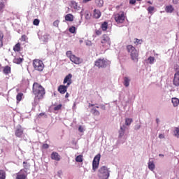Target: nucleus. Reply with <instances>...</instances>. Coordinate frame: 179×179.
Returning a JSON list of instances; mask_svg holds the SVG:
<instances>
[{
  "instance_id": "1",
  "label": "nucleus",
  "mask_w": 179,
  "mask_h": 179,
  "mask_svg": "<svg viewBox=\"0 0 179 179\" xmlns=\"http://www.w3.org/2000/svg\"><path fill=\"white\" fill-rule=\"evenodd\" d=\"M32 92L35 99H38V100H42V99H44V96H45V89L38 83H34Z\"/></svg>"
},
{
  "instance_id": "2",
  "label": "nucleus",
  "mask_w": 179,
  "mask_h": 179,
  "mask_svg": "<svg viewBox=\"0 0 179 179\" xmlns=\"http://www.w3.org/2000/svg\"><path fill=\"white\" fill-rule=\"evenodd\" d=\"M127 50L130 54V57L134 62H138L139 59V52L132 45H128L127 46Z\"/></svg>"
},
{
  "instance_id": "3",
  "label": "nucleus",
  "mask_w": 179,
  "mask_h": 179,
  "mask_svg": "<svg viewBox=\"0 0 179 179\" xmlns=\"http://www.w3.org/2000/svg\"><path fill=\"white\" fill-rule=\"evenodd\" d=\"M101 45L103 50H108L111 47V39L107 34H103L101 38Z\"/></svg>"
},
{
  "instance_id": "4",
  "label": "nucleus",
  "mask_w": 179,
  "mask_h": 179,
  "mask_svg": "<svg viewBox=\"0 0 179 179\" xmlns=\"http://www.w3.org/2000/svg\"><path fill=\"white\" fill-rule=\"evenodd\" d=\"M98 177L101 179H108L110 177V171L107 166H103L101 167L98 171Z\"/></svg>"
},
{
  "instance_id": "5",
  "label": "nucleus",
  "mask_w": 179,
  "mask_h": 179,
  "mask_svg": "<svg viewBox=\"0 0 179 179\" xmlns=\"http://www.w3.org/2000/svg\"><path fill=\"white\" fill-rule=\"evenodd\" d=\"M66 55V57H68V58H69L70 61H71V62H73L76 65H80V64H82V59L80 57H78L75 55L72 54V51H67Z\"/></svg>"
},
{
  "instance_id": "6",
  "label": "nucleus",
  "mask_w": 179,
  "mask_h": 179,
  "mask_svg": "<svg viewBox=\"0 0 179 179\" xmlns=\"http://www.w3.org/2000/svg\"><path fill=\"white\" fill-rule=\"evenodd\" d=\"M127 17L125 16V13L124 11H120L116 14L114 15V20L117 24H121L125 22V18Z\"/></svg>"
},
{
  "instance_id": "7",
  "label": "nucleus",
  "mask_w": 179,
  "mask_h": 179,
  "mask_svg": "<svg viewBox=\"0 0 179 179\" xmlns=\"http://www.w3.org/2000/svg\"><path fill=\"white\" fill-rule=\"evenodd\" d=\"M33 66L35 71L43 72L44 69V63L40 59H34L33 61Z\"/></svg>"
},
{
  "instance_id": "8",
  "label": "nucleus",
  "mask_w": 179,
  "mask_h": 179,
  "mask_svg": "<svg viewBox=\"0 0 179 179\" xmlns=\"http://www.w3.org/2000/svg\"><path fill=\"white\" fill-rule=\"evenodd\" d=\"M108 65V61L106 59H98L95 62V66L98 68H106Z\"/></svg>"
},
{
  "instance_id": "9",
  "label": "nucleus",
  "mask_w": 179,
  "mask_h": 179,
  "mask_svg": "<svg viewBox=\"0 0 179 179\" xmlns=\"http://www.w3.org/2000/svg\"><path fill=\"white\" fill-rule=\"evenodd\" d=\"M100 157L101 155L100 154L96 155L92 162V170L96 171L99 169V164L100 163Z\"/></svg>"
},
{
  "instance_id": "10",
  "label": "nucleus",
  "mask_w": 179,
  "mask_h": 179,
  "mask_svg": "<svg viewBox=\"0 0 179 179\" xmlns=\"http://www.w3.org/2000/svg\"><path fill=\"white\" fill-rule=\"evenodd\" d=\"M27 178V171L24 169H21L16 173V179H26Z\"/></svg>"
},
{
  "instance_id": "11",
  "label": "nucleus",
  "mask_w": 179,
  "mask_h": 179,
  "mask_svg": "<svg viewBox=\"0 0 179 179\" xmlns=\"http://www.w3.org/2000/svg\"><path fill=\"white\" fill-rule=\"evenodd\" d=\"M177 69H178V71L174 74L173 85L174 86L178 87L179 86V68Z\"/></svg>"
},
{
  "instance_id": "12",
  "label": "nucleus",
  "mask_w": 179,
  "mask_h": 179,
  "mask_svg": "<svg viewBox=\"0 0 179 179\" xmlns=\"http://www.w3.org/2000/svg\"><path fill=\"white\" fill-rule=\"evenodd\" d=\"M15 135L17 138H22L23 136V128L22 126H18L15 131Z\"/></svg>"
},
{
  "instance_id": "13",
  "label": "nucleus",
  "mask_w": 179,
  "mask_h": 179,
  "mask_svg": "<svg viewBox=\"0 0 179 179\" xmlns=\"http://www.w3.org/2000/svg\"><path fill=\"white\" fill-rule=\"evenodd\" d=\"M63 83L65 85V83H67L66 85L67 86H71V85H72V74L69 73V75H67L64 80Z\"/></svg>"
},
{
  "instance_id": "14",
  "label": "nucleus",
  "mask_w": 179,
  "mask_h": 179,
  "mask_svg": "<svg viewBox=\"0 0 179 179\" xmlns=\"http://www.w3.org/2000/svg\"><path fill=\"white\" fill-rule=\"evenodd\" d=\"M68 87H69V86L68 85H59L57 90L60 93V94H65V93H66V91L68 90Z\"/></svg>"
},
{
  "instance_id": "15",
  "label": "nucleus",
  "mask_w": 179,
  "mask_h": 179,
  "mask_svg": "<svg viewBox=\"0 0 179 179\" xmlns=\"http://www.w3.org/2000/svg\"><path fill=\"white\" fill-rule=\"evenodd\" d=\"M50 159H52V160H55V162H59V160H61V155L57 152H53L50 155Z\"/></svg>"
},
{
  "instance_id": "16",
  "label": "nucleus",
  "mask_w": 179,
  "mask_h": 179,
  "mask_svg": "<svg viewBox=\"0 0 179 179\" xmlns=\"http://www.w3.org/2000/svg\"><path fill=\"white\" fill-rule=\"evenodd\" d=\"M93 16L94 19H100L101 17V12L99 9H94Z\"/></svg>"
},
{
  "instance_id": "17",
  "label": "nucleus",
  "mask_w": 179,
  "mask_h": 179,
  "mask_svg": "<svg viewBox=\"0 0 179 179\" xmlns=\"http://www.w3.org/2000/svg\"><path fill=\"white\" fill-rule=\"evenodd\" d=\"M23 61H24V59L23 57H15L14 58L13 62L14 64H17V65H20V64H22Z\"/></svg>"
},
{
  "instance_id": "18",
  "label": "nucleus",
  "mask_w": 179,
  "mask_h": 179,
  "mask_svg": "<svg viewBox=\"0 0 179 179\" xmlns=\"http://www.w3.org/2000/svg\"><path fill=\"white\" fill-rule=\"evenodd\" d=\"M12 71V69L9 66H6L3 68V73L4 75H9Z\"/></svg>"
},
{
  "instance_id": "19",
  "label": "nucleus",
  "mask_w": 179,
  "mask_h": 179,
  "mask_svg": "<svg viewBox=\"0 0 179 179\" xmlns=\"http://www.w3.org/2000/svg\"><path fill=\"white\" fill-rule=\"evenodd\" d=\"M165 10L167 13H173V12H174V8L171 5L166 6Z\"/></svg>"
},
{
  "instance_id": "20",
  "label": "nucleus",
  "mask_w": 179,
  "mask_h": 179,
  "mask_svg": "<svg viewBox=\"0 0 179 179\" xmlns=\"http://www.w3.org/2000/svg\"><path fill=\"white\" fill-rule=\"evenodd\" d=\"M71 8L76 9V10H79V6H78V3L75 1H71L70 4Z\"/></svg>"
},
{
  "instance_id": "21",
  "label": "nucleus",
  "mask_w": 179,
  "mask_h": 179,
  "mask_svg": "<svg viewBox=\"0 0 179 179\" xmlns=\"http://www.w3.org/2000/svg\"><path fill=\"white\" fill-rule=\"evenodd\" d=\"M101 29L103 31H107V29H108V22H104L101 25Z\"/></svg>"
},
{
  "instance_id": "22",
  "label": "nucleus",
  "mask_w": 179,
  "mask_h": 179,
  "mask_svg": "<svg viewBox=\"0 0 179 179\" xmlns=\"http://www.w3.org/2000/svg\"><path fill=\"white\" fill-rule=\"evenodd\" d=\"M65 20L66 22H73V15H72V14H67L65 16Z\"/></svg>"
},
{
  "instance_id": "23",
  "label": "nucleus",
  "mask_w": 179,
  "mask_h": 179,
  "mask_svg": "<svg viewBox=\"0 0 179 179\" xmlns=\"http://www.w3.org/2000/svg\"><path fill=\"white\" fill-rule=\"evenodd\" d=\"M125 126L120 127V130L119 131V138H122L125 134Z\"/></svg>"
},
{
  "instance_id": "24",
  "label": "nucleus",
  "mask_w": 179,
  "mask_h": 179,
  "mask_svg": "<svg viewBox=\"0 0 179 179\" xmlns=\"http://www.w3.org/2000/svg\"><path fill=\"white\" fill-rule=\"evenodd\" d=\"M20 43H17V44H15L13 47V51L15 52H19L20 51Z\"/></svg>"
},
{
  "instance_id": "25",
  "label": "nucleus",
  "mask_w": 179,
  "mask_h": 179,
  "mask_svg": "<svg viewBox=\"0 0 179 179\" xmlns=\"http://www.w3.org/2000/svg\"><path fill=\"white\" fill-rule=\"evenodd\" d=\"M148 166L149 170H151V171H153V170H155V162L150 161L148 164Z\"/></svg>"
},
{
  "instance_id": "26",
  "label": "nucleus",
  "mask_w": 179,
  "mask_h": 179,
  "mask_svg": "<svg viewBox=\"0 0 179 179\" xmlns=\"http://www.w3.org/2000/svg\"><path fill=\"white\" fill-rule=\"evenodd\" d=\"M2 47H3V32L0 31V48H2Z\"/></svg>"
},
{
  "instance_id": "27",
  "label": "nucleus",
  "mask_w": 179,
  "mask_h": 179,
  "mask_svg": "<svg viewBox=\"0 0 179 179\" xmlns=\"http://www.w3.org/2000/svg\"><path fill=\"white\" fill-rule=\"evenodd\" d=\"M172 103L173 107H177L179 104V99L178 98H172Z\"/></svg>"
},
{
  "instance_id": "28",
  "label": "nucleus",
  "mask_w": 179,
  "mask_h": 179,
  "mask_svg": "<svg viewBox=\"0 0 179 179\" xmlns=\"http://www.w3.org/2000/svg\"><path fill=\"white\" fill-rule=\"evenodd\" d=\"M129 82H131V80H129L128 77H124V85L125 86V87H128V86H129Z\"/></svg>"
},
{
  "instance_id": "29",
  "label": "nucleus",
  "mask_w": 179,
  "mask_h": 179,
  "mask_svg": "<svg viewBox=\"0 0 179 179\" xmlns=\"http://www.w3.org/2000/svg\"><path fill=\"white\" fill-rule=\"evenodd\" d=\"M22 97H23V93H18L16 96L17 103H20V101H22Z\"/></svg>"
},
{
  "instance_id": "30",
  "label": "nucleus",
  "mask_w": 179,
  "mask_h": 179,
  "mask_svg": "<svg viewBox=\"0 0 179 179\" xmlns=\"http://www.w3.org/2000/svg\"><path fill=\"white\" fill-rule=\"evenodd\" d=\"M96 3L98 8H101L104 5V1L103 0H96Z\"/></svg>"
},
{
  "instance_id": "31",
  "label": "nucleus",
  "mask_w": 179,
  "mask_h": 179,
  "mask_svg": "<svg viewBox=\"0 0 179 179\" xmlns=\"http://www.w3.org/2000/svg\"><path fill=\"white\" fill-rule=\"evenodd\" d=\"M76 162H77V163H82V162H83V155L77 156L76 158Z\"/></svg>"
},
{
  "instance_id": "32",
  "label": "nucleus",
  "mask_w": 179,
  "mask_h": 179,
  "mask_svg": "<svg viewBox=\"0 0 179 179\" xmlns=\"http://www.w3.org/2000/svg\"><path fill=\"white\" fill-rule=\"evenodd\" d=\"M6 178V173H5V171L0 170V179H5Z\"/></svg>"
},
{
  "instance_id": "33",
  "label": "nucleus",
  "mask_w": 179,
  "mask_h": 179,
  "mask_svg": "<svg viewBox=\"0 0 179 179\" xmlns=\"http://www.w3.org/2000/svg\"><path fill=\"white\" fill-rule=\"evenodd\" d=\"M134 120L132 118H126L125 119V125L129 126L131 124H132V122Z\"/></svg>"
},
{
  "instance_id": "34",
  "label": "nucleus",
  "mask_w": 179,
  "mask_h": 179,
  "mask_svg": "<svg viewBox=\"0 0 179 179\" xmlns=\"http://www.w3.org/2000/svg\"><path fill=\"white\" fill-rule=\"evenodd\" d=\"M23 167H24V169H25V170H29V169H30V164H29L26 162H23Z\"/></svg>"
},
{
  "instance_id": "35",
  "label": "nucleus",
  "mask_w": 179,
  "mask_h": 179,
  "mask_svg": "<svg viewBox=\"0 0 179 179\" xmlns=\"http://www.w3.org/2000/svg\"><path fill=\"white\" fill-rule=\"evenodd\" d=\"M135 41H134V44H136V45H139V44H142V39H138V38H135L134 39Z\"/></svg>"
},
{
  "instance_id": "36",
  "label": "nucleus",
  "mask_w": 179,
  "mask_h": 179,
  "mask_svg": "<svg viewBox=\"0 0 179 179\" xmlns=\"http://www.w3.org/2000/svg\"><path fill=\"white\" fill-rule=\"evenodd\" d=\"M174 135L176 138H179V128L176 127L175 129Z\"/></svg>"
},
{
  "instance_id": "37",
  "label": "nucleus",
  "mask_w": 179,
  "mask_h": 179,
  "mask_svg": "<svg viewBox=\"0 0 179 179\" xmlns=\"http://www.w3.org/2000/svg\"><path fill=\"white\" fill-rule=\"evenodd\" d=\"M61 108H62V104H59L54 108V110L58 111V110H61Z\"/></svg>"
},
{
  "instance_id": "38",
  "label": "nucleus",
  "mask_w": 179,
  "mask_h": 179,
  "mask_svg": "<svg viewBox=\"0 0 179 179\" xmlns=\"http://www.w3.org/2000/svg\"><path fill=\"white\" fill-rule=\"evenodd\" d=\"M33 24L34 26H38V24H40V20L38 19L34 20Z\"/></svg>"
},
{
  "instance_id": "39",
  "label": "nucleus",
  "mask_w": 179,
  "mask_h": 179,
  "mask_svg": "<svg viewBox=\"0 0 179 179\" xmlns=\"http://www.w3.org/2000/svg\"><path fill=\"white\" fill-rule=\"evenodd\" d=\"M153 10H155V7L153 6H149L148 8V13H153Z\"/></svg>"
},
{
  "instance_id": "40",
  "label": "nucleus",
  "mask_w": 179,
  "mask_h": 179,
  "mask_svg": "<svg viewBox=\"0 0 179 179\" xmlns=\"http://www.w3.org/2000/svg\"><path fill=\"white\" fill-rule=\"evenodd\" d=\"M69 31H70V33H75V31H76V28L75 27H71L69 29Z\"/></svg>"
},
{
  "instance_id": "41",
  "label": "nucleus",
  "mask_w": 179,
  "mask_h": 179,
  "mask_svg": "<svg viewBox=\"0 0 179 179\" xmlns=\"http://www.w3.org/2000/svg\"><path fill=\"white\" fill-rule=\"evenodd\" d=\"M148 61H149V63L152 64L155 62V58L150 56V57H148Z\"/></svg>"
},
{
  "instance_id": "42",
  "label": "nucleus",
  "mask_w": 179,
  "mask_h": 179,
  "mask_svg": "<svg viewBox=\"0 0 179 179\" xmlns=\"http://www.w3.org/2000/svg\"><path fill=\"white\" fill-rule=\"evenodd\" d=\"M85 19H87V20H89V19H90V14L89 13V12H85Z\"/></svg>"
},
{
  "instance_id": "43",
  "label": "nucleus",
  "mask_w": 179,
  "mask_h": 179,
  "mask_svg": "<svg viewBox=\"0 0 179 179\" xmlns=\"http://www.w3.org/2000/svg\"><path fill=\"white\" fill-rule=\"evenodd\" d=\"M21 41H27V36L22 35L20 38Z\"/></svg>"
},
{
  "instance_id": "44",
  "label": "nucleus",
  "mask_w": 179,
  "mask_h": 179,
  "mask_svg": "<svg viewBox=\"0 0 179 179\" xmlns=\"http://www.w3.org/2000/svg\"><path fill=\"white\" fill-rule=\"evenodd\" d=\"M101 33H102L101 29L95 30V34H96V36H101Z\"/></svg>"
},
{
  "instance_id": "45",
  "label": "nucleus",
  "mask_w": 179,
  "mask_h": 179,
  "mask_svg": "<svg viewBox=\"0 0 179 179\" xmlns=\"http://www.w3.org/2000/svg\"><path fill=\"white\" fill-rule=\"evenodd\" d=\"M92 111H94V114L95 115H100V112H99V110H97L96 109H92Z\"/></svg>"
},
{
  "instance_id": "46",
  "label": "nucleus",
  "mask_w": 179,
  "mask_h": 179,
  "mask_svg": "<svg viewBox=\"0 0 179 179\" xmlns=\"http://www.w3.org/2000/svg\"><path fill=\"white\" fill-rule=\"evenodd\" d=\"M3 8H5V4L2 2L0 3V12L2 11V9H3Z\"/></svg>"
},
{
  "instance_id": "47",
  "label": "nucleus",
  "mask_w": 179,
  "mask_h": 179,
  "mask_svg": "<svg viewBox=\"0 0 179 179\" xmlns=\"http://www.w3.org/2000/svg\"><path fill=\"white\" fill-rule=\"evenodd\" d=\"M48 148H50V145L48 144L45 143V144H43L42 145L43 149H48Z\"/></svg>"
},
{
  "instance_id": "48",
  "label": "nucleus",
  "mask_w": 179,
  "mask_h": 179,
  "mask_svg": "<svg viewBox=\"0 0 179 179\" xmlns=\"http://www.w3.org/2000/svg\"><path fill=\"white\" fill-rule=\"evenodd\" d=\"M58 24H59V21L56 20L53 22V26H55V27H58Z\"/></svg>"
},
{
  "instance_id": "49",
  "label": "nucleus",
  "mask_w": 179,
  "mask_h": 179,
  "mask_svg": "<svg viewBox=\"0 0 179 179\" xmlns=\"http://www.w3.org/2000/svg\"><path fill=\"white\" fill-rule=\"evenodd\" d=\"M129 3L135 5V3H136V0H129Z\"/></svg>"
},
{
  "instance_id": "50",
  "label": "nucleus",
  "mask_w": 179,
  "mask_h": 179,
  "mask_svg": "<svg viewBox=\"0 0 179 179\" xmlns=\"http://www.w3.org/2000/svg\"><path fill=\"white\" fill-rule=\"evenodd\" d=\"M44 115H45V113H41L38 115V117L39 118H41V117H44Z\"/></svg>"
},
{
  "instance_id": "51",
  "label": "nucleus",
  "mask_w": 179,
  "mask_h": 179,
  "mask_svg": "<svg viewBox=\"0 0 179 179\" xmlns=\"http://www.w3.org/2000/svg\"><path fill=\"white\" fill-rule=\"evenodd\" d=\"M78 131L80 132H83V127H82V126H80L79 128H78Z\"/></svg>"
},
{
  "instance_id": "52",
  "label": "nucleus",
  "mask_w": 179,
  "mask_h": 179,
  "mask_svg": "<svg viewBox=\"0 0 179 179\" xmlns=\"http://www.w3.org/2000/svg\"><path fill=\"white\" fill-rule=\"evenodd\" d=\"M159 139H164V135H163V134H159Z\"/></svg>"
},
{
  "instance_id": "53",
  "label": "nucleus",
  "mask_w": 179,
  "mask_h": 179,
  "mask_svg": "<svg viewBox=\"0 0 179 179\" xmlns=\"http://www.w3.org/2000/svg\"><path fill=\"white\" fill-rule=\"evenodd\" d=\"M92 0H83V3H87V2H90Z\"/></svg>"
},
{
  "instance_id": "54",
  "label": "nucleus",
  "mask_w": 179,
  "mask_h": 179,
  "mask_svg": "<svg viewBox=\"0 0 179 179\" xmlns=\"http://www.w3.org/2000/svg\"><path fill=\"white\" fill-rule=\"evenodd\" d=\"M68 97H69V94L67 92L65 95V98L68 99Z\"/></svg>"
},
{
  "instance_id": "55",
  "label": "nucleus",
  "mask_w": 179,
  "mask_h": 179,
  "mask_svg": "<svg viewBox=\"0 0 179 179\" xmlns=\"http://www.w3.org/2000/svg\"><path fill=\"white\" fill-rule=\"evenodd\" d=\"M159 157H164V155H162V154H159Z\"/></svg>"
},
{
  "instance_id": "56",
  "label": "nucleus",
  "mask_w": 179,
  "mask_h": 179,
  "mask_svg": "<svg viewBox=\"0 0 179 179\" xmlns=\"http://www.w3.org/2000/svg\"><path fill=\"white\" fill-rule=\"evenodd\" d=\"M148 3H149L150 5H152V2L151 1H147Z\"/></svg>"
},
{
  "instance_id": "57",
  "label": "nucleus",
  "mask_w": 179,
  "mask_h": 179,
  "mask_svg": "<svg viewBox=\"0 0 179 179\" xmlns=\"http://www.w3.org/2000/svg\"><path fill=\"white\" fill-rule=\"evenodd\" d=\"M94 104H91V107H94Z\"/></svg>"
},
{
  "instance_id": "58",
  "label": "nucleus",
  "mask_w": 179,
  "mask_h": 179,
  "mask_svg": "<svg viewBox=\"0 0 179 179\" xmlns=\"http://www.w3.org/2000/svg\"><path fill=\"white\" fill-rule=\"evenodd\" d=\"M173 3H176V0H173Z\"/></svg>"
},
{
  "instance_id": "59",
  "label": "nucleus",
  "mask_w": 179,
  "mask_h": 179,
  "mask_svg": "<svg viewBox=\"0 0 179 179\" xmlns=\"http://www.w3.org/2000/svg\"><path fill=\"white\" fill-rule=\"evenodd\" d=\"M157 122H159V120H157Z\"/></svg>"
},
{
  "instance_id": "60",
  "label": "nucleus",
  "mask_w": 179,
  "mask_h": 179,
  "mask_svg": "<svg viewBox=\"0 0 179 179\" xmlns=\"http://www.w3.org/2000/svg\"><path fill=\"white\" fill-rule=\"evenodd\" d=\"M136 1H142V0H136Z\"/></svg>"
},
{
  "instance_id": "61",
  "label": "nucleus",
  "mask_w": 179,
  "mask_h": 179,
  "mask_svg": "<svg viewBox=\"0 0 179 179\" xmlns=\"http://www.w3.org/2000/svg\"><path fill=\"white\" fill-rule=\"evenodd\" d=\"M96 108H99V106H96Z\"/></svg>"
},
{
  "instance_id": "62",
  "label": "nucleus",
  "mask_w": 179,
  "mask_h": 179,
  "mask_svg": "<svg viewBox=\"0 0 179 179\" xmlns=\"http://www.w3.org/2000/svg\"><path fill=\"white\" fill-rule=\"evenodd\" d=\"M0 66H1V64H0Z\"/></svg>"
}]
</instances>
